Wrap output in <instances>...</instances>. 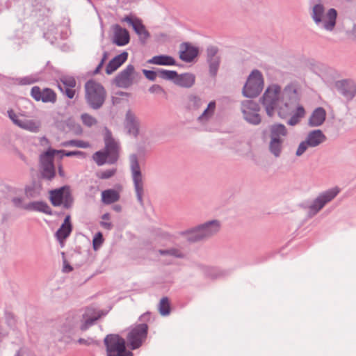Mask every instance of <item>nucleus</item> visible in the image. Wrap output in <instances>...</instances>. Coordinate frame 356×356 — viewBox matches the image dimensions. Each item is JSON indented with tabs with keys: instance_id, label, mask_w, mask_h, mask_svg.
Wrapping results in <instances>:
<instances>
[{
	"instance_id": "bf43d9fd",
	"label": "nucleus",
	"mask_w": 356,
	"mask_h": 356,
	"mask_svg": "<svg viewBox=\"0 0 356 356\" xmlns=\"http://www.w3.org/2000/svg\"><path fill=\"white\" fill-rule=\"evenodd\" d=\"M151 319V313L150 312H145L143 314H142L140 318L139 321L141 322V323H146L149 321H150Z\"/></svg>"
},
{
	"instance_id": "39448f33",
	"label": "nucleus",
	"mask_w": 356,
	"mask_h": 356,
	"mask_svg": "<svg viewBox=\"0 0 356 356\" xmlns=\"http://www.w3.org/2000/svg\"><path fill=\"white\" fill-rule=\"evenodd\" d=\"M270 142L268 150L275 158H279L284 149V142L288 136L286 126L281 123H274L268 127Z\"/></svg>"
},
{
	"instance_id": "c03bdc74",
	"label": "nucleus",
	"mask_w": 356,
	"mask_h": 356,
	"mask_svg": "<svg viewBox=\"0 0 356 356\" xmlns=\"http://www.w3.org/2000/svg\"><path fill=\"white\" fill-rule=\"evenodd\" d=\"M17 83L21 86L31 85L36 83L38 81V78L35 75H30L24 77H19L16 79Z\"/></svg>"
},
{
	"instance_id": "e2e57ef3",
	"label": "nucleus",
	"mask_w": 356,
	"mask_h": 356,
	"mask_svg": "<svg viewBox=\"0 0 356 356\" xmlns=\"http://www.w3.org/2000/svg\"><path fill=\"white\" fill-rule=\"evenodd\" d=\"M94 342V340L92 339H90L89 340H86V339H84L83 338H80L79 340H78V343H80V344H85V345H90L92 343H93Z\"/></svg>"
},
{
	"instance_id": "052dcab7",
	"label": "nucleus",
	"mask_w": 356,
	"mask_h": 356,
	"mask_svg": "<svg viewBox=\"0 0 356 356\" xmlns=\"http://www.w3.org/2000/svg\"><path fill=\"white\" fill-rule=\"evenodd\" d=\"M73 270V268L72 266L66 261V260H64L63 261V271L64 273H70L71 271Z\"/></svg>"
},
{
	"instance_id": "1a4fd4ad",
	"label": "nucleus",
	"mask_w": 356,
	"mask_h": 356,
	"mask_svg": "<svg viewBox=\"0 0 356 356\" xmlns=\"http://www.w3.org/2000/svg\"><path fill=\"white\" fill-rule=\"evenodd\" d=\"M281 101L284 111L280 108L279 116L284 118L299 102V96L295 85L288 84L282 91L281 90Z\"/></svg>"
},
{
	"instance_id": "473e14b6",
	"label": "nucleus",
	"mask_w": 356,
	"mask_h": 356,
	"mask_svg": "<svg viewBox=\"0 0 356 356\" xmlns=\"http://www.w3.org/2000/svg\"><path fill=\"white\" fill-rule=\"evenodd\" d=\"M148 63L158 65L171 66L175 65L176 61L173 57L162 54L152 57L148 60Z\"/></svg>"
},
{
	"instance_id": "412c9836",
	"label": "nucleus",
	"mask_w": 356,
	"mask_h": 356,
	"mask_svg": "<svg viewBox=\"0 0 356 356\" xmlns=\"http://www.w3.org/2000/svg\"><path fill=\"white\" fill-rule=\"evenodd\" d=\"M134 66L131 64L128 65L115 76L114 80L115 85L119 88H128L134 83Z\"/></svg>"
},
{
	"instance_id": "a18cd8bd",
	"label": "nucleus",
	"mask_w": 356,
	"mask_h": 356,
	"mask_svg": "<svg viewBox=\"0 0 356 356\" xmlns=\"http://www.w3.org/2000/svg\"><path fill=\"white\" fill-rule=\"evenodd\" d=\"M82 122L84 125L90 127L97 123V120L92 115L88 113H83L81 115Z\"/></svg>"
},
{
	"instance_id": "c756f323",
	"label": "nucleus",
	"mask_w": 356,
	"mask_h": 356,
	"mask_svg": "<svg viewBox=\"0 0 356 356\" xmlns=\"http://www.w3.org/2000/svg\"><path fill=\"white\" fill-rule=\"evenodd\" d=\"M24 209L29 211H35L47 215L53 214L51 207L48 205L47 203L43 201L29 202L25 205Z\"/></svg>"
},
{
	"instance_id": "72a5a7b5",
	"label": "nucleus",
	"mask_w": 356,
	"mask_h": 356,
	"mask_svg": "<svg viewBox=\"0 0 356 356\" xmlns=\"http://www.w3.org/2000/svg\"><path fill=\"white\" fill-rule=\"evenodd\" d=\"M120 193L114 189H107L102 193V201L105 204H111L120 200Z\"/></svg>"
},
{
	"instance_id": "b1692460",
	"label": "nucleus",
	"mask_w": 356,
	"mask_h": 356,
	"mask_svg": "<svg viewBox=\"0 0 356 356\" xmlns=\"http://www.w3.org/2000/svg\"><path fill=\"white\" fill-rule=\"evenodd\" d=\"M72 232V225L71 222V216L70 215H67L63 222L55 233V237L60 243L61 246L63 245L65 241L69 237Z\"/></svg>"
},
{
	"instance_id": "5701e85b",
	"label": "nucleus",
	"mask_w": 356,
	"mask_h": 356,
	"mask_svg": "<svg viewBox=\"0 0 356 356\" xmlns=\"http://www.w3.org/2000/svg\"><path fill=\"white\" fill-rule=\"evenodd\" d=\"M337 90L348 100L352 99L356 94V85L352 80H341L336 83Z\"/></svg>"
},
{
	"instance_id": "13d9d810",
	"label": "nucleus",
	"mask_w": 356,
	"mask_h": 356,
	"mask_svg": "<svg viewBox=\"0 0 356 356\" xmlns=\"http://www.w3.org/2000/svg\"><path fill=\"white\" fill-rule=\"evenodd\" d=\"M25 194L27 197H35V190L34 186H27L25 187Z\"/></svg>"
},
{
	"instance_id": "3c124183",
	"label": "nucleus",
	"mask_w": 356,
	"mask_h": 356,
	"mask_svg": "<svg viewBox=\"0 0 356 356\" xmlns=\"http://www.w3.org/2000/svg\"><path fill=\"white\" fill-rule=\"evenodd\" d=\"M310 147L309 145H307L306 140L302 141L296 152V156H301L306 151L307 149Z\"/></svg>"
},
{
	"instance_id": "680f3d73",
	"label": "nucleus",
	"mask_w": 356,
	"mask_h": 356,
	"mask_svg": "<svg viewBox=\"0 0 356 356\" xmlns=\"http://www.w3.org/2000/svg\"><path fill=\"white\" fill-rule=\"evenodd\" d=\"M300 122V120L295 117L293 115L287 121V124L291 126H295Z\"/></svg>"
},
{
	"instance_id": "4d7b16f0",
	"label": "nucleus",
	"mask_w": 356,
	"mask_h": 356,
	"mask_svg": "<svg viewBox=\"0 0 356 356\" xmlns=\"http://www.w3.org/2000/svg\"><path fill=\"white\" fill-rule=\"evenodd\" d=\"M293 115L300 120L305 115L304 107L302 106H298Z\"/></svg>"
},
{
	"instance_id": "2eb2a0df",
	"label": "nucleus",
	"mask_w": 356,
	"mask_h": 356,
	"mask_svg": "<svg viewBox=\"0 0 356 356\" xmlns=\"http://www.w3.org/2000/svg\"><path fill=\"white\" fill-rule=\"evenodd\" d=\"M8 116L14 124L24 130L38 133L40 131L41 123L34 120H20L19 115L13 109L7 111Z\"/></svg>"
},
{
	"instance_id": "69168bd1",
	"label": "nucleus",
	"mask_w": 356,
	"mask_h": 356,
	"mask_svg": "<svg viewBox=\"0 0 356 356\" xmlns=\"http://www.w3.org/2000/svg\"><path fill=\"white\" fill-rule=\"evenodd\" d=\"M103 65H104L103 62H100L99 63V65H97V67H96V69L94 70L93 74H97L98 73H99Z\"/></svg>"
},
{
	"instance_id": "4468645a",
	"label": "nucleus",
	"mask_w": 356,
	"mask_h": 356,
	"mask_svg": "<svg viewBox=\"0 0 356 356\" xmlns=\"http://www.w3.org/2000/svg\"><path fill=\"white\" fill-rule=\"evenodd\" d=\"M259 104L252 100H245L241 103V111L244 119L250 124L257 125L261 121V117L258 113Z\"/></svg>"
},
{
	"instance_id": "cd10ccee",
	"label": "nucleus",
	"mask_w": 356,
	"mask_h": 356,
	"mask_svg": "<svg viewBox=\"0 0 356 356\" xmlns=\"http://www.w3.org/2000/svg\"><path fill=\"white\" fill-rule=\"evenodd\" d=\"M325 118V110L323 107H318L312 113L308 120V124L311 127H319L323 124Z\"/></svg>"
},
{
	"instance_id": "de8ad7c7",
	"label": "nucleus",
	"mask_w": 356,
	"mask_h": 356,
	"mask_svg": "<svg viewBox=\"0 0 356 356\" xmlns=\"http://www.w3.org/2000/svg\"><path fill=\"white\" fill-rule=\"evenodd\" d=\"M104 242L103 235L101 232H97L92 239V246L95 250L100 248Z\"/></svg>"
},
{
	"instance_id": "f257e3e1",
	"label": "nucleus",
	"mask_w": 356,
	"mask_h": 356,
	"mask_svg": "<svg viewBox=\"0 0 356 356\" xmlns=\"http://www.w3.org/2000/svg\"><path fill=\"white\" fill-rule=\"evenodd\" d=\"M146 153V147L145 145H139L137 146V154H131L129 157L130 170L136 198L141 207H144V202L143 198L144 194V184L140 164L138 162V157H145Z\"/></svg>"
},
{
	"instance_id": "37998d69",
	"label": "nucleus",
	"mask_w": 356,
	"mask_h": 356,
	"mask_svg": "<svg viewBox=\"0 0 356 356\" xmlns=\"http://www.w3.org/2000/svg\"><path fill=\"white\" fill-rule=\"evenodd\" d=\"M61 145L63 147L72 146L80 148H87L89 147V144L87 142L79 140H70L64 141L61 143Z\"/></svg>"
},
{
	"instance_id": "7c9ffc66",
	"label": "nucleus",
	"mask_w": 356,
	"mask_h": 356,
	"mask_svg": "<svg viewBox=\"0 0 356 356\" xmlns=\"http://www.w3.org/2000/svg\"><path fill=\"white\" fill-rule=\"evenodd\" d=\"M195 81V76L194 74L184 73L178 74V76L174 81V83L183 88H189L194 85Z\"/></svg>"
},
{
	"instance_id": "ea45409f",
	"label": "nucleus",
	"mask_w": 356,
	"mask_h": 356,
	"mask_svg": "<svg viewBox=\"0 0 356 356\" xmlns=\"http://www.w3.org/2000/svg\"><path fill=\"white\" fill-rule=\"evenodd\" d=\"M5 321L10 329L15 330L17 328V319L13 312L8 311L5 312Z\"/></svg>"
},
{
	"instance_id": "f8f14e48",
	"label": "nucleus",
	"mask_w": 356,
	"mask_h": 356,
	"mask_svg": "<svg viewBox=\"0 0 356 356\" xmlns=\"http://www.w3.org/2000/svg\"><path fill=\"white\" fill-rule=\"evenodd\" d=\"M148 334V325L139 323L133 327L127 336V340L131 350L140 348L145 341Z\"/></svg>"
},
{
	"instance_id": "423d86ee",
	"label": "nucleus",
	"mask_w": 356,
	"mask_h": 356,
	"mask_svg": "<svg viewBox=\"0 0 356 356\" xmlns=\"http://www.w3.org/2000/svg\"><path fill=\"white\" fill-rule=\"evenodd\" d=\"M261 103L269 117H273L275 111L279 114L280 108L284 111L281 101V87L277 84L269 86L262 96Z\"/></svg>"
},
{
	"instance_id": "aec40b11",
	"label": "nucleus",
	"mask_w": 356,
	"mask_h": 356,
	"mask_svg": "<svg viewBox=\"0 0 356 356\" xmlns=\"http://www.w3.org/2000/svg\"><path fill=\"white\" fill-rule=\"evenodd\" d=\"M140 120L131 109L127 111L124 120V127L127 134L137 138L140 132Z\"/></svg>"
},
{
	"instance_id": "864d4df0",
	"label": "nucleus",
	"mask_w": 356,
	"mask_h": 356,
	"mask_svg": "<svg viewBox=\"0 0 356 356\" xmlns=\"http://www.w3.org/2000/svg\"><path fill=\"white\" fill-rule=\"evenodd\" d=\"M11 202L16 208H22L24 209L26 204H24V198L22 197H14L12 198Z\"/></svg>"
},
{
	"instance_id": "e433bc0d",
	"label": "nucleus",
	"mask_w": 356,
	"mask_h": 356,
	"mask_svg": "<svg viewBox=\"0 0 356 356\" xmlns=\"http://www.w3.org/2000/svg\"><path fill=\"white\" fill-rule=\"evenodd\" d=\"M203 103V100L197 95H191L188 96V106L190 109L197 110L202 106Z\"/></svg>"
},
{
	"instance_id": "0e129e2a",
	"label": "nucleus",
	"mask_w": 356,
	"mask_h": 356,
	"mask_svg": "<svg viewBox=\"0 0 356 356\" xmlns=\"http://www.w3.org/2000/svg\"><path fill=\"white\" fill-rule=\"evenodd\" d=\"M101 225L104 227L106 229H111L113 227V225L111 222H101Z\"/></svg>"
},
{
	"instance_id": "0eeeda50",
	"label": "nucleus",
	"mask_w": 356,
	"mask_h": 356,
	"mask_svg": "<svg viewBox=\"0 0 356 356\" xmlns=\"http://www.w3.org/2000/svg\"><path fill=\"white\" fill-rule=\"evenodd\" d=\"M104 343L107 356H133V353L126 348L125 339L119 334H107L104 339Z\"/></svg>"
},
{
	"instance_id": "49530a36",
	"label": "nucleus",
	"mask_w": 356,
	"mask_h": 356,
	"mask_svg": "<svg viewBox=\"0 0 356 356\" xmlns=\"http://www.w3.org/2000/svg\"><path fill=\"white\" fill-rule=\"evenodd\" d=\"M60 87L74 88L76 86V80L74 77H64L60 79Z\"/></svg>"
},
{
	"instance_id": "79ce46f5",
	"label": "nucleus",
	"mask_w": 356,
	"mask_h": 356,
	"mask_svg": "<svg viewBox=\"0 0 356 356\" xmlns=\"http://www.w3.org/2000/svg\"><path fill=\"white\" fill-rule=\"evenodd\" d=\"M108 159V154L104 151H98L93 154V159L98 166L103 165Z\"/></svg>"
},
{
	"instance_id": "bb28decb",
	"label": "nucleus",
	"mask_w": 356,
	"mask_h": 356,
	"mask_svg": "<svg viewBox=\"0 0 356 356\" xmlns=\"http://www.w3.org/2000/svg\"><path fill=\"white\" fill-rule=\"evenodd\" d=\"M310 147H316L326 141L327 137L321 129L309 131L305 138Z\"/></svg>"
},
{
	"instance_id": "7ed1b4c3",
	"label": "nucleus",
	"mask_w": 356,
	"mask_h": 356,
	"mask_svg": "<svg viewBox=\"0 0 356 356\" xmlns=\"http://www.w3.org/2000/svg\"><path fill=\"white\" fill-rule=\"evenodd\" d=\"M311 17L314 23L327 31H332L337 24V11L334 8H330L325 13L324 5L318 0L312 9Z\"/></svg>"
},
{
	"instance_id": "6e6552de",
	"label": "nucleus",
	"mask_w": 356,
	"mask_h": 356,
	"mask_svg": "<svg viewBox=\"0 0 356 356\" xmlns=\"http://www.w3.org/2000/svg\"><path fill=\"white\" fill-rule=\"evenodd\" d=\"M264 88V77L259 70H254L249 74L243 88V95L248 98L257 97Z\"/></svg>"
},
{
	"instance_id": "ddd939ff",
	"label": "nucleus",
	"mask_w": 356,
	"mask_h": 356,
	"mask_svg": "<svg viewBox=\"0 0 356 356\" xmlns=\"http://www.w3.org/2000/svg\"><path fill=\"white\" fill-rule=\"evenodd\" d=\"M339 188L335 187L319 194L309 207L310 213H312L313 215H316L326 204L331 202L339 194Z\"/></svg>"
},
{
	"instance_id": "a19ab883",
	"label": "nucleus",
	"mask_w": 356,
	"mask_h": 356,
	"mask_svg": "<svg viewBox=\"0 0 356 356\" xmlns=\"http://www.w3.org/2000/svg\"><path fill=\"white\" fill-rule=\"evenodd\" d=\"M159 252L161 255H169L175 258H184V254L177 248H170L167 250H159Z\"/></svg>"
},
{
	"instance_id": "8fccbe9b",
	"label": "nucleus",
	"mask_w": 356,
	"mask_h": 356,
	"mask_svg": "<svg viewBox=\"0 0 356 356\" xmlns=\"http://www.w3.org/2000/svg\"><path fill=\"white\" fill-rule=\"evenodd\" d=\"M116 168H111L104 170L97 175L98 177L102 179H106L112 177L116 173Z\"/></svg>"
},
{
	"instance_id": "393cba45",
	"label": "nucleus",
	"mask_w": 356,
	"mask_h": 356,
	"mask_svg": "<svg viewBox=\"0 0 356 356\" xmlns=\"http://www.w3.org/2000/svg\"><path fill=\"white\" fill-rule=\"evenodd\" d=\"M130 36L126 29L122 28L119 24L113 26V42L117 46L122 47L129 42Z\"/></svg>"
},
{
	"instance_id": "603ef678",
	"label": "nucleus",
	"mask_w": 356,
	"mask_h": 356,
	"mask_svg": "<svg viewBox=\"0 0 356 356\" xmlns=\"http://www.w3.org/2000/svg\"><path fill=\"white\" fill-rule=\"evenodd\" d=\"M58 88L69 99H72L74 97L75 90L74 88L60 87V86H58Z\"/></svg>"
},
{
	"instance_id": "c9c22d12",
	"label": "nucleus",
	"mask_w": 356,
	"mask_h": 356,
	"mask_svg": "<svg viewBox=\"0 0 356 356\" xmlns=\"http://www.w3.org/2000/svg\"><path fill=\"white\" fill-rule=\"evenodd\" d=\"M216 109V102L212 101L209 103L207 108L204 111L201 115L198 117V120L200 122L207 121L213 115Z\"/></svg>"
},
{
	"instance_id": "9b49d317",
	"label": "nucleus",
	"mask_w": 356,
	"mask_h": 356,
	"mask_svg": "<svg viewBox=\"0 0 356 356\" xmlns=\"http://www.w3.org/2000/svg\"><path fill=\"white\" fill-rule=\"evenodd\" d=\"M54 155L55 149L49 148L40 156V174L43 179L51 181L56 176Z\"/></svg>"
},
{
	"instance_id": "4be33fe9",
	"label": "nucleus",
	"mask_w": 356,
	"mask_h": 356,
	"mask_svg": "<svg viewBox=\"0 0 356 356\" xmlns=\"http://www.w3.org/2000/svg\"><path fill=\"white\" fill-rule=\"evenodd\" d=\"M122 22H126L132 26L133 29L138 35L140 40L143 43H145L149 38V33L143 24L142 20L139 18L127 15L123 18Z\"/></svg>"
},
{
	"instance_id": "a211bd4d",
	"label": "nucleus",
	"mask_w": 356,
	"mask_h": 356,
	"mask_svg": "<svg viewBox=\"0 0 356 356\" xmlns=\"http://www.w3.org/2000/svg\"><path fill=\"white\" fill-rule=\"evenodd\" d=\"M83 317L79 313H70L60 327V332L65 334H74L79 330V325Z\"/></svg>"
},
{
	"instance_id": "20e7f679",
	"label": "nucleus",
	"mask_w": 356,
	"mask_h": 356,
	"mask_svg": "<svg viewBox=\"0 0 356 356\" xmlns=\"http://www.w3.org/2000/svg\"><path fill=\"white\" fill-rule=\"evenodd\" d=\"M85 99L88 106L93 110L100 109L106 98V91L99 83L90 79L84 85Z\"/></svg>"
},
{
	"instance_id": "9d476101",
	"label": "nucleus",
	"mask_w": 356,
	"mask_h": 356,
	"mask_svg": "<svg viewBox=\"0 0 356 356\" xmlns=\"http://www.w3.org/2000/svg\"><path fill=\"white\" fill-rule=\"evenodd\" d=\"M49 194V200L53 206L60 207L63 205V208L66 209L72 208L74 203V198L69 186L65 185L58 188L51 190Z\"/></svg>"
},
{
	"instance_id": "f03ea898",
	"label": "nucleus",
	"mask_w": 356,
	"mask_h": 356,
	"mask_svg": "<svg viewBox=\"0 0 356 356\" xmlns=\"http://www.w3.org/2000/svg\"><path fill=\"white\" fill-rule=\"evenodd\" d=\"M221 224L218 220H209L197 227L182 232L181 234L184 236L190 243H196L207 240L216 234L220 229Z\"/></svg>"
},
{
	"instance_id": "f3484780",
	"label": "nucleus",
	"mask_w": 356,
	"mask_h": 356,
	"mask_svg": "<svg viewBox=\"0 0 356 356\" xmlns=\"http://www.w3.org/2000/svg\"><path fill=\"white\" fill-rule=\"evenodd\" d=\"M30 95L36 102L41 101L43 103L54 104L57 100L56 93L49 88L41 89L38 86H33L31 89Z\"/></svg>"
},
{
	"instance_id": "f704fd0d",
	"label": "nucleus",
	"mask_w": 356,
	"mask_h": 356,
	"mask_svg": "<svg viewBox=\"0 0 356 356\" xmlns=\"http://www.w3.org/2000/svg\"><path fill=\"white\" fill-rule=\"evenodd\" d=\"M204 275L211 279H218L227 275V272L216 267H207L204 270Z\"/></svg>"
},
{
	"instance_id": "2f4dec72",
	"label": "nucleus",
	"mask_w": 356,
	"mask_h": 356,
	"mask_svg": "<svg viewBox=\"0 0 356 356\" xmlns=\"http://www.w3.org/2000/svg\"><path fill=\"white\" fill-rule=\"evenodd\" d=\"M91 312V309H87L83 314H81V316H82L83 318L80 323L79 330L82 332L87 330L90 327L93 325L99 318V316H90Z\"/></svg>"
},
{
	"instance_id": "4c0bfd02",
	"label": "nucleus",
	"mask_w": 356,
	"mask_h": 356,
	"mask_svg": "<svg viewBox=\"0 0 356 356\" xmlns=\"http://www.w3.org/2000/svg\"><path fill=\"white\" fill-rule=\"evenodd\" d=\"M158 75L163 79L174 81L178 76V73L174 70L161 69L158 70Z\"/></svg>"
},
{
	"instance_id": "c85d7f7f",
	"label": "nucleus",
	"mask_w": 356,
	"mask_h": 356,
	"mask_svg": "<svg viewBox=\"0 0 356 356\" xmlns=\"http://www.w3.org/2000/svg\"><path fill=\"white\" fill-rule=\"evenodd\" d=\"M128 58V53L123 51L121 54L115 56L111 59L106 67V72L107 74H111L117 70L127 60Z\"/></svg>"
},
{
	"instance_id": "774afa93",
	"label": "nucleus",
	"mask_w": 356,
	"mask_h": 356,
	"mask_svg": "<svg viewBox=\"0 0 356 356\" xmlns=\"http://www.w3.org/2000/svg\"><path fill=\"white\" fill-rule=\"evenodd\" d=\"M107 58H108V52L107 51H104L103 53V56H102V58L100 62H103V63L104 64V62L107 59Z\"/></svg>"
},
{
	"instance_id": "338daca9",
	"label": "nucleus",
	"mask_w": 356,
	"mask_h": 356,
	"mask_svg": "<svg viewBox=\"0 0 356 356\" xmlns=\"http://www.w3.org/2000/svg\"><path fill=\"white\" fill-rule=\"evenodd\" d=\"M58 175H59L61 177H65V172H64V170H63V168L62 165H60L58 167Z\"/></svg>"
},
{
	"instance_id": "5fc2aeb1",
	"label": "nucleus",
	"mask_w": 356,
	"mask_h": 356,
	"mask_svg": "<svg viewBox=\"0 0 356 356\" xmlns=\"http://www.w3.org/2000/svg\"><path fill=\"white\" fill-rule=\"evenodd\" d=\"M143 73L147 79L152 81L156 79L158 74V72H156L153 70H148L145 69L143 70Z\"/></svg>"
},
{
	"instance_id": "58836bf2",
	"label": "nucleus",
	"mask_w": 356,
	"mask_h": 356,
	"mask_svg": "<svg viewBox=\"0 0 356 356\" xmlns=\"http://www.w3.org/2000/svg\"><path fill=\"white\" fill-rule=\"evenodd\" d=\"M159 310L162 316H167L170 312V305L169 299L167 297H163L161 299L159 305Z\"/></svg>"
},
{
	"instance_id": "6ab92c4d",
	"label": "nucleus",
	"mask_w": 356,
	"mask_h": 356,
	"mask_svg": "<svg viewBox=\"0 0 356 356\" xmlns=\"http://www.w3.org/2000/svg\"><path fill=\"white\" fill-rule=\"evenodd\" d=\"M218 48L209 46L207 49V62L209 65V72L211 76L216 77L221 63L220 56L218 55Z\"/></svg>"
},
{
	"instance_id": "dca6fc26",
	"label": "nucleus",
	"mask_w": 356,
	"mask_h": 356,
	"mask_svg": "<svg viewBox=\"0 0 356 356\" xmlns=\"http://www.w3.org/2000/svg\"><path fill=\"white\" fill-rule=\"evenodd\" d=\"M104 143L105 152L108 154L107 162L109 164H113L118 159L119 143L115 141L112 136V132L106 127L105 128Z\"/></svg>"
},
{
	"instance_id": "09e8293b",
	"label": "nucleus",
	"mask_w": 356,
	"mask_h": 356,
	"mask_svg": "<svg viewBox=\"0 0 356 356\" xmlns=\"http://www.w3.org/2000/svg\"><path fill=\"white\" fill-rule=\"evenodd\" d=\"M61 154L60 158H62L63 156L70 157V156H73L84 154V153L81 151H66L64 149H60V150L55 149V154Z\"/></svg>"
},
{
	"instance_id": "6e6d98bb",
	"label": "nucleus",
	"mask_w": 356,
	"mask_h": 356,
	"mask_svg": "<svg viewBox=\"0 0 356 356\" xmlns=\"http://www.w3.org/2000/svg\"><path fill=\"white\" fill-rule=\"evenodd\" d=\"M149 92L151 93H155V94H165V93L164 89L160 85H158V84H154V85L152 86L149 88Z\"/></svg>"
},
{
	"instance_id": "a878e982",
	"label": "nucleus",
	"mask_w": 356,
	"mask_h": 356,
	"mask_svg": "<svg viewBox=\"0 0 356 356\" xmlns=\"http://www.w3.org/2000/svg\"><path fill=\"white\" fill-rule=\"evenodd\" d=\"M180 49L179 58L183 61L190 63L198 55V49L188 42L181 43Z\"/></svg>"
}]
</instances>
